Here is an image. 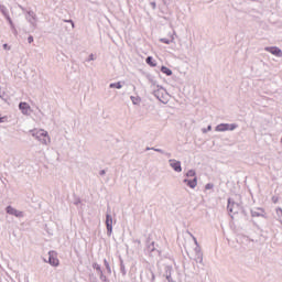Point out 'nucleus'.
<instances>
[{"instance_id":"nucleus-26","label":"nucleus","mask_w":282,"mask_h":282,"mask_svg":"<svg viewBox=\"0 0 282 282\" xmlns=\"http://www.w3.org/2000/svg\"><path fill=\"white\" fill-rule=\"evenodd\" d=\"M26 17L32 18L33 20L36 19V13L34 11H28Z\"/></svg>"},{"instance_id":"nucleus-6","label":"nucleus","mask_w":282,"mask_h":282,"mask_svg":"<svg viewBox=\"0 0 282 282\" xmlns=\"http://www.w3.org/2000/svg\"><path fill=\"white\" fill-rule=\"evenodd\" d=\"M265 52H269L273 56H278V58H282V50L278 46H267L264 47Z\"/></svg>"},{"instance_id":"nucleus-16","label":"nucleus","mask_w":282,"mask_h":282,"mask_svg":"<svg viewBox=\"0 0 282 282\" xmlns=\"http://www.w3.org/2000/svg\"><path fill=\"white\" fill-rule=\"evenodd\" d=\"M26 21L30 23L31 28H33V30H36V18H30V17H25Z\"/></svg>"},{"instance_id":"nucleus-27","label":"nucleus","mask_w":282,"mask_h":282,"mask_svg":"<svg viewBox=\"0 0 282 282\" xmlns=\"http://www.w3.org/2000/svg\"><path fill=\"white\" fill-rule=\"evenodd\" d=\"M196 173L194 170H189L187 173H186V177H195Z\"/></svg>"},{"instance_id":"nucleus-36","label":"nucleus","mask_w":282,"mask_h":282,"mask_svg":"<svg viewBox=\"0 0 282 282\" xmlns=\"http://www.w3.org/2000/svg\"><path fill=\"white\" fill-rule=\"evenodd\" d=\"M100 274V279H101V281H107V276H105V274H102V272L101 273H99Z\"/></svg>"},{"instance_id":"nucleus-1","label":"nucleus","mask_w":282,"mask_h":282,"mask_svg":"<svg viewBox=\"0 0 282 282\" xmlns=\"http://www.w3.org/2000/svg\"><path fill=\"white\" fill-rule=\"evenodd\" d=\"M30 133L33 138H35V140L41 142L42 144H45L46 147L52 142L50 134L45 130H30Z\"/></svg>"},{"instance_id":"nucleus-25","label":"nucleus","mask_w":282,"mask_h":282,"mask_svg":"<svg viewBox=\"0 0 282 282\" xmlns=\"http://www.w3.org/2000/svg\"><path fill=\"white\" fill-rule=\"evenodd\" d=\"M7 21H9V24L11 25V30H13L14 34H17V29H14V23L12 22V18L7 19Z\"/></svg>"},{"instance_id":"nucleus-14","label":"nucleus","mask_w":282,"mask_h":282,"mask_svg":"<svg viewBox=\"0 0 282 282\" xmlns=\"http://www.w3.org/2000/svg\"><path fill=\"white\" fill-rule=\"evenodd\" d=\"M171 272H173V267L166 265L165 267V278L169 282H171Z\"/></svg>"},{"instance_id":"nucleus-31","label":"nucleus","mask_w":282,"mask_h":282,"mask_svg":"<svg viewBox=\"0 0 282 282\" xmlns=\"http://www.w3.org/2000/svg\"><path fill=\"white\" fill-rule=\"evenodd\" d=\"M104 263H105L108 272H111V267H109V262H107V260H104Z\"/></svg>"},{"instance_id":"nucleus-2","label":"nucleus","mask_w":282,"mask_h":282,"mask_svg":"<svg viewBox=\"0 0 282 282\" xmlns=\"http://www.w3.org/2000/svg\"><path fill=\"white\" fill-rule=\"evenodd\" d=\"M158 89L153 91V96H155L160 102H163V105H166L169 102V93H166V89L164 87L158 85Z\"/></svg>"},{"instance_id":"nucleus-19","label":"nucleus","mask_w":282,"mask_h":282,"mask_svg":"<svg viewBox=\"0 0 282 282\" xmlns=\"http://www.w3.org/2000/svg\"><path fill=\"white\" fill-rule=\"evenodd\" d=\"M145 63L148 64V65H150V67H156V63L155 62H153V57L152 56H148L147 58H145Z\"/></svg>"},{"instance_id":"nucleus-4","label":"nucleus","mask_w":282,"mask_h":282,"mask_svg":"<svg viewBox=\"0 0 282 282\" xmlns=\"http://www.w3.org/2000/svg\"><path fill=\"white\" fill-rule=\"evenodd\" d=\"M237 123H220L216 126L215 131L224 132V131H235L237 129Z\"/></svg>"},{"instance_id":"nucleus-42","label":"nucleus","mask_w":282,"mask_h":282,"mask_svg":"<svg viewBox=\"0 0 282 282\" xmlns=\"http://www.w3.org/2000/svg\"><path fill=\"white\" fill-rule=\"evenodd\" d=\"M6 122V117H0V123Z\"/></svg>"},{"instance_id":"nucleus-40","label":"nucleus","mask_w":282,"mask_h":282,"mask_svg":"<svg viewBox=\"0 0 282 282\" xmlns=\"http://www.w3.org/2000/svg\"><path fill=\"white\" fill-rule=\"evenodd\" d=\"M163 155H166V158H171V153L170 152H164Z\"/></svg>"},{"instance_id":"nucleus-9","label":"nucleus","mask_w":282,"mask_h":282,"mask_svg":"<svg viewBox=\"0 0 282 282\" xmlns=\"http://www.w3.org/2000/svg\"><path fill=\"white\" fill-rule=\"evenodd\" d=\"M19 109L23 113V116H28V113H30V105H28V102L21 101L19 104Z\"/></svg>"},{"instance_id":"nucleus-46","label":"nucleus","mask_w":282,"mask_h":282,"mask_svg":"<svg viewBox=\"0 0 282 282\" xmlns=\"http://www.w3.org/2000/svg\"><path fill=\"white\" fill-rule=\"evenodd\" d=\"M163 3L166 4V1L163 0Z\"/></svg>"},{"instance_id":"nucleus-3","label":"nucleus","mask_w":282,"mask_h":282,"mask_svg":"<svg viewBox=\"0 0 282 282\" xmlns=\"http://www.w3.org/2000/svg\"><path fill=\"white\" fill-rule=\"evenodd\" d=\"M227 209L229 213H232V215H238V213H241L242 207L241 204L228 199Z\"/></svg>"},{"instance_id":"nucleus-13","label":"nucleus","mask_w":282,"mask_h":282,"mask_svg":"<svg viewBox=\"0 0 282 282\" xmlns=\"http://www.w3.org/2000/svg\"><path fill=\"white\" fill-rule=\"evenodd\" d=\"M170 39H171V40H169V39H166V37H162V39H160V42H161V43H165V45H171V43H174V42H175V36L170 35Z\"/></svg>"},{"instance_id":"nucleus-24","label":"nucleus","mask_w":282,"mask_h":282,"mask_svg":"<svg viewBox=\"0 0 282 282\" xmlns=\"http://www.w3.org/2000/svg\"><path fill=\"white\" fill-rule=\"evenodd\" d=\"M120 271H121V274H123V276L127 274V269L124 268V262L122 260L120 263Z\"/></svg>"},{"instance_id":"nucleus-21","label":"nucleus","mask_w":282,"mask_h":282,"mask_svg":"<svg viewBox=\"0 0 282 282\" xmlns=\"http://www.w3.org/2000/svg\"><path fill=\"white\" fill-rule=\"evenodd\" d=\"M195 261L197 263H204V253H198V256H196Z\"/></svg>"},{"instance_id":"nucleus-38","label":"nucleus","mask_w":282,"mask_h":282,"mask_svg":"<svg viewBox=\"0 0 282 282\" xmlns=\"http://www.w3.org/2000/svg\"><path fill=\"white\" fill-rule=\"evenodd\" d=\"M89 61H95V58H94V54H90V55H89V57H88V62H89Z\"/></svg>"},{"instance_id":"nucleus-44","label":"nucleus","mask_w":282,"mask_h":282,"mask_svg":"<svg viewBox=\"0 0 282 282\" xmlns=\"http://www.w3.org/2000/svg\"><path fill=\"white\" fill-rule=\"evenodd\" d=\"M3 50H8V44H3Z\"/></svg>"},{"instance_id":"nucleus-34","label":"nucleus","mask_w":282,"mask_h":282,"mask_svg":"<svg viewBox=\"0 0 282 282\" xmlns=\"http://www.w3.org/2000/svg\"><path fill=\"white\" fill-rule=\"evenodd\" d=\"M213 184H210V183H208V184H206V186H205V188H206V191H210V188H213Z\"/></svg>"},{"instance_id":"nucleus-32","label":"nucleus","mask_w":282,"mask_h":282,"mask_svg":"<svg viewBox=\"0 0 282 282\" xmlns=\"http://www.w3.org/2000/svg\"><path fill=\"white\" fill-rule=\"evenodd\" d=\"M130 100H132V104L138 105V98L137 97L131 96Z\"/></svg>"},{"instance_id":"nucleus-11","label":"nucleus","mask_w":282,"mask_h":282,"mask_svg":"<svg viewBox=\"0 0 282 282\" xmlns=\"http://www.w3.org/2000/svg\"><path fill=\"white\" fill-rule=\"evenodd\" d=\"M50 257H48V263L50 265H53L54 268H56L58 265V259L54 258L52 252H48Z\"/></svg>"},{"instance_id":"nucleus-33","label":"nucleus","mask_w":282,"mask_h":282,"mask_svg":"<svg viewBox=\"0 0 282 282\" xmlns=\"http://www.w3.org/2000/svg\"><path fill=\"white\" fill-rule=\"evenodd\" d=\"M28 43H34V36L30 35V36L28 37Z\"/></svg>"},{"instance_id":"nucleus-29","label":"nucleus","mask_w":282,"mask_h":282,"mask_svg":"<svg viewBox=\"0 0 282 282\" xmlns=\"http://www.w3.org/2000/svg\"><path fill=\"white\" fill-rule=\"evenodd\" d=\"M150 6H151L152 10H155L158 8V4L155 3V0H151Z\"/></svg>"},{"instance_id":"nucleus-5","label":"nucleus","mask_w":282,"mask_h":282,"mask_svg":"<svg viewBox=\"0 0 282 282\" xmlns=\"http://www.w3.org/2000/svg\"><path fill=\"white\" fill-rule=\"evenodd\" d=\"M106 228L108 237H111V232H113V217L110 214H106Z\"/></svg>"},{"instance_id":"nucleus-30","label":"nucleus","mask_w":282,"mask_h":282,"mask_svg":"<svg viewBox=\"0 0 282 282\" xmlns=\"http://www.w3.org/2000/svg\"><path fill=\"white\" fill-rule=\"evenodd\" d=\"M208 131H213V126H208L207 129H203V133H208Z\"/></svg>"},{"instance_id":"nucleus-39","label":"nucleus","mask_w":282,"mask_h":282,"mask_svg":"<svg viewBox=\"0 0 282 282\" xmlns=\"http://www.w3.org/2000/svg\"><path fill=\"white\" fill-rule=\"evenodd\" d=\"M272 202H273V204H276V202H279V198H276V197H272Z\"/></svg>"},{"instance_id":"nucleus-18","label":"nucleus","mask_w":282,"mask_h":282,"mask_svg":"<svg viewBox=\"0 0 282 282\" xmlns=\"http://www.w3.org/2000/svg\"><path fill=\"white\" fill-rule=\"evenodd\" d=\"M187 186H189V188H195L197 186V177H194L193 180H188Z\"/></svg>"},{"instance_id":"nucleus-45","label":"nucleus","mask_w":282,"mask_h":282,"mask_svg":"<svg viewBox=\"0 0 282 282\" xmlns=\"http://www.w3.org/2000/svg\"><path fill=\"white\" fill-rule=\"evenodd\" d=\"M183 182H184V184H188V180L187 178H185Z\"/></svg>"},{"instance_id":"nucleus-7","label":"nucleus","mask_w":282,"mask_h":282,"mask_svg":"<svg viewBox=\"0 0 282 282\" xmlns=\"http://www.w3.org/2000/svg\"><path fill=\"white\" fill-rule=\"evenodd\" d=\"M169 164L175 173H182V162L175 160V159H170Z\"/></svg>"},{"instance_id":"nucleus-17","label":"nucleus","mask_w":282,"mask_h":282,"mask_svg":"<svg viewBox=\"0 0 282 282\" xmlns=\"http://www.w3.org/2000/svg\"><path fill=\"white\" fill-rule=\"evenodd\" d=\"M148 252H158V254H160V250L155 249V242H151L149 246H148Z\"/></svg>"},{"instance_id":"nucleus-28","label":"nucleus","mask_w":282,"mask_h":282,"mask_svg":"<svg viewBox=\"0 0 282 282\" xmlns=\"http://www.w3.org/2000/svg\"><path fill=\"white\" fill-rule=\"evenodd\" d=\"M194 251H195V254H196V256L203 254V253H202V248L199 247V245L196 246V248L194 249Z\"/></svg>"},{"instance_id":"nucleus-35","label":"nucleus","mask_w":282,"mask_h":282,"mask_svg":"<svg viewBox=\"0 0 282 282\" xmlns=\"http://www.w3.org/2000/svg\"><path fill=\"white\" fill-rule=\"evenodd\" d=\"M65 23H70L72 28H74V21L72 20H64Z\"/></svg>"},{"instance_id":"nucleus-43","label":"nucleus","mask_w":282,"mask_h":282,"mask_svg":"<svg viewBox=\"0 0 282 282\" xmlns=\"http://www.w3.org/2000/svg\"><path fill=\"white\" fill-rule=\"evenodd\" d=\"M134 243H138V246H140V243H142V241H140V240H134Z\"/></svg>"},{"instance_id":"nucleus-23","label":"nucleus","mask_w":282,"mask_h":282,"mask_svg":"<svg viewBox=\"0 0 282 282\" xmlns=\"http://www.w3.org/2000/svg\"><path fill=\"white\" fill-rule=\"evenodd\" d=\"M147 151H156V153H162V155H164V150L162 149H155V148H147Z\"/></svg>"},{"instance_id":"nucleus-12","label":"nucleus","mask_w":282,"mask_h":282,"mask_svg":"<svg viewBox=\"0 0 282 282\" xmlns=\"http://www.w3.org/2000/svg\"><path fill=\"white\" fill-rule=\"evenodd\" d=\"M0 12L6 19H10V12L8 11V8L6 6L0 4Z\"/></svg>"},{"instance_id":"nucleus-15","label":"nucleus","mask_w":282,"mask_h":282,"mask_svg":"<svg viewBox=\"0 0 282 282\" xmlns=\"http://www.w3.org/2000/svg\"><path fill=\"white\" fill-rule=\"evenodd\" d=\"M161 72H162V74H165V76H173V70H171V68H169L166 66H162Z\"/></svg>"},{"instance_id":"nucleus-37","label":"nucleus","mask_w":282,"mask_h":282,"mask_svg":"<svg viewBox=\"0 0 282 282\" xmlns=\"http://www.w3.org/2000/svg\"><path fill=\"white\" fill-rule=\"evenodd\" d=\"M99 175H107V171H106V170H101V171L99 172Z\"/></svg>"},{"instance_id":"nucleus-20","label":"nucleus","mask_w":282,"mask_h":282,"mask_svg":"<svg viewBox=\"0 0 282 282\" xmlns=\"http://www.w3.org/2000/svg\"><path fill=\"white\" fill-rule=\"evenodd\" d=\"M110 89H122V84L120 82L112 83L109 85Z\"/></svg>"},{"instance_id":"nucleus-8","label":"nucleus","mask_w":282,"mask_h":282,"mask_svg":"<svg viewBox=\"0 0 282 282\" xmlns=\"http://www.w3.org/2000/svg\"><path fill=\"white\" fill-rule=\"evenodd\" d=\"M8 215H13V217H23V212L14 209L12 206H7L6 208Z\"/></svg>"},{"instance_id":"nucleus-47","label":"nucleus","mask_w":282,"mask_h":282,"mask_svg":"<svg viewBox=\"0 0 282 282\" xmlns=\"http://www.w3.org/2000/svg\"><path fill=\"white\" fill-rule=\"evenodd\" d=\"M21 10H25V9H23V7H21Z\"/></svg>"},{"instance_id":"nucleus-10","label":"nucleus","mask_w":282,"mask_h":282,"mask_svg":"<svg viewBox=\"0 0 282 282\" xmlns=\"http://www.w3.org/2000/svg\"><path fill=\"white\" fill-rule=\"evenodd\" d=\"M263 213L262 208L251 209L252 217H263Z\"/></svg>"},{"instance_id":"nucleus-41","label":"nucleus","mask_w":282,"mask_h":282,"mask_svg":"<svg viewBox=\"0 0 282 282\" xmlns=\"http://www.w3.org/2000/svg\"><path fill=\"white\" fill-rule=\"evenodd\" d=\"M193 240H194L196 247L199 246V243L197 242V238L193 237Z\"/></svg>"},{"instance_id":"nucleus-22","label":"nucleus","mask_w":282,"mask_h":282,"mask_svg":"<svg viewBox=\"0 0 282 282\" xmlns=\"http://www.w3.org/2000/svg\"><path fill=\"white\" fill-rule=\"evenodd\" d=\"M93 268H94V270L97 271L98 274H102V269L100 268V264L94 263Z\"/></svg>"}]
</instances>
